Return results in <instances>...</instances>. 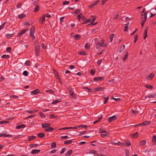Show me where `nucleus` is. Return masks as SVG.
Here are the masks:
<instances>
[{"label":"nucleus","instance_id":"1","mask_svg":"<svg viewBox=\"0 0 156 156\" xmlns=\"http://www.w3.org/2000/svg\"><path fill=\"white\" fill-rule=\"evenodd\" d=\"M145 10V9H144L143 11L142 12V14L141 15V19H143L144 17V20H143L141 23L142 25V28H143V26L144 25L145 22L146 20V13H143V12H144Z\"/></svg>","mask_w":156,"mask_h":156},{"label":"nucleus","instance_id":"25","mask_svg":"<svg viewBox=\"0 0 156 156\" xmlns=\"http://www.w3.org/2000/svg\"><path fill=\"white\" fill-rule=\"evenodd\" d=\"M35 138V136H29L28 137V140L30 141L34 139Z\"/></svg>","mask_w":156,"mask_h":156},{"label":"nucleus","instance_id":"40","mask_svg":"<svg viewBox=\"0 0 156 156\" xmlns=\"http://www.w3.org/2000/svg\"><path fill=\"white\" fill-rule=\"evenodd\" d=\"M13 34H6L5 35V37L6 38H8L9 37H12L13 36Z\"/></svg>","mask_w":156,"mask_h":156},{"label":"nucleus","instance_id":"54","mask_svg":"<svg viewBox=\"0 0 156 156\" xmlns=\"http://www.w3.org/2000/svg\"><path fill=\"white\" fill-rule=\"evenodd\" d=\"M144 38L145 39L146 38V27L145 28V31L144 33Z\"/></svg>","mask_w":156,"mask_h":156},{"label":"nucleus","instance_id":"15","mask_svg":"<svg viewBox=\"0 0 156 156\" xmlns=\"http://www.w3.org/2000/svg\"><path fill=\"white\" fill-rule=\"evenodd\" d=\"M61 101V99H57L56 100H55L54 101L52 102L51 103L52 105H54L56 104L59 102H60Z\"/></svg>","mask_w":156,"mask_h":156},{"label":"nucleus","instance_id":"23","mask_svg":"<svg viewBox=\"0 0 156 156\" xmlns=\"http://www.w3.org/2000/svg\"><path fill=\"white\" fill-rule=\"evenodd\" d=\"M27 112L30 114H34L36 112V111L35 110H27Z\"/></svg>","mask_w":156,"mask_h":156},{"label":"nucleus","instance_id":"5","mask_svg":"<svg viewBox=\"0 0 156 156\" xmlns=\"http://www.w3.org/2000/svg\"><path fill=\"white\" fill-rule=\"evenodd\" d=\"M27 30V29H25L21 30L20 33L18 34V37H20L23 34L25 33Z\"/></svg>","mask_w":156,"mask_h":156},{"label":"nucleus","instance_id":"56","mask_svg":"<svg viewBox=\"0 0 156 156\" xmlns=\"http://www.w3.org/2000/svg\"><path fill=\"white\" fill-rule=\"evenodd\" d=\"M51 148H52L53 147H56V143L55 142H53V143H52V144L51 145Z\"/></svg>","mask_w":156,"mask_h":156},{"label":"nucleus","instance_id":"26","mask_svg":"<svg viewBox=\"0 0 156 156\" xmlns=\"http://www.w3.org/2000/svg\"><path fill=\"white\" fill-rule=\"evenodd\" d=\"M72 150L69 151L65 154V156H69L72 154Z\"/></svg>","mask_w":156,"mask_h":156},{"label":"nucleus","instance_id":"38","mask_svg":"<svg viewBox=\"0 0 156 156\" xmlns=\"http://www.w3.org/2000/svg\"><path fill=\"white\" fill-rule=\"evenodd\" d=\"M38 146V145L37 144H31L30 145V147L31 148H32L37 146Z\"/></svg>","mask_w":156,"mask_h":156},{"label":"nucleus","instance_id":"12","mask_svg":"<svg viewBox=\"0 0 156 156\" xmlns=\"http://www.w3.org/2000/svg\"><path fill=\"white\" fill-rule=\"evenodd\" d=\"M40 150H39L34 149L32 150L31 152V154H37L40 152Z\"/></svg>","mask_w":156,"mask_h":156},{"label":"nucleus","instance_id":"37","mask_svg":"<svg viewBox=\"0 0 156 156\" xmlns=\"http://www.w3.org/2000/svg\"><path fill=\"white\" fill-rule=\"evenodd\" d=\"M114 34H111L110 36V41L111 42H112L113 38L114 37Z\"/></svg>","mask_w":156,"mask_h":156},{"label":"nucleus","instance_id":"24","mask_svg":"<svg viewBox=\"0 0 156 156\" xmlns=\"http://www.w3.org/2000/svg\"><path fill=\"white\" fill-rule=\"evenodd\" d=\"M101 41H102L101 43H100V44H101V46H102L103 47H106L107 46V44L104 43V40H102Z\"/></svg>","mask_w":156,"mask_h":156},{"label":"nucleus","instance_id":"64","mask_svg":"<svg viewBox=\"0 0 156 156\" xmlns=\"http://www.w3.org/2000/svg\"><path fill=\"white\" fill-rule=\"evenodd\" d=\"M68 137V136H62L61 137V138L62 139H66Z\"/></svg>","mask_w":156,"mask_h":156},{"label":"nucleus","instance_id":"47","mask_svg":"<svg viewBox=\"0 0 156 156\" xmlns=\"http://www.w3.org/2000/svg\"><path fill=\"white\" fill-rule=\"evenodd\" d=\"M4 137H12V135H10V134H4Z\"/></svg>","mask_w":156,"mask_h":156},{"label":"nucleus","instance_id":"28","mask_svg":"<svg viewBox=\"0 0 156 156\" xmlns=\"http://www.w3.org/2000/svg\"><path fill=\"white\" fill-rule=\"evenodd\" d=\"M45 135L43 133H40L37 134V136L40 137L42 138Z\"/></svg>","mask_w":156,"mask_h":156},{"label":"nucleus","instance_id":"30","mask_svg":"<svg viewBox=\"0 0 156 156\" xmlns=\"http://www.w3.org/2000/svg\"><path fill=\"white\" fill-rule=\"evenodd\" d=\"M72 142V141L71 140H69L65 141L64 142L65 144H69Z\"/></svg>","mask_w":156,"mask_h":156},{"label":"nucleus","instance_id":"8","mask_svg":"<svg viewBox=\"0 0 156 156\" xmlns=\"http://www.w3.org/2000/svg\"><path fill=\"white\" fill-rule=\"evenodd\" d=\"M69 90V92L70 95L72 97V98H75L76 96L75 94L73 92V90L71 88Z\"/></svg>","mask_w":156,"mask_h":156},{"label":"nucleus","instance_id":"18","mask_svg":"<svg viewBox=\"0 0 156 156\" xmlns=\"http://www.w3.org/2000/svg\"><path fill=\"white\" fill-rule=\"evenodd\" d=\"M131 136L133 138H136L138 136V132H137L135 133L131 134Z\"/></svg>","mask_w":156,"mask_h":156},{"label":"nucleus","instance_id":"60","mask_svg":"<svg viewBox=\"0 0 156 156\" xmlns=\"http://www.w3.org/2000/svg\"><path fill=\"white\" fill-rule=\"evenodd\" d=\"M30 36L31 37L34 36V31H30Z\"/></svg>","mask_w":156,"mask_h":156},{"label":"nucleus","instance_id":"10","mask_svg":"<svg viewBox=\"0 0 156 156\" xmlns=\"http://www.w3.org/2000/svg\"><path fill=\"white\" fill-rule=\"evenodd\" d=\"M104 79L103 77H96L94 78V80L96 81H98L99 80L101 81Z\"/></svg>","mask_w":156,"mask_h":156},{"label":"nucleus","instance_id":"31","mask_svg":"<svg viewBox=\"0 0 156 156\" xmlns=\"http://www.w3.org/2000/svg\"><path fill=\"white\" fill-rule=\"evenodd\" d=\"M79 54L80 55H87L86 52L83 51H80L79 52Z\"/></svg>","mask_w":156,"mask_h":156},{"label":"nucleus","instance_id":"59","mask_svg":"<svg viewBox=\"0 0 156 156\" xmlns=\"http://www.w3.org/2000/svg\"><path fill=\"white\" fill-rule=\"evenodd\" d=\"M134 37L135 38V40L134 41V43H135L136 42L138 38V35H136L134 36Z\"/></svg>","mask_w":156,"mask_h":156},{"label":"nucleus","instance_id":"58","mask_svg":"<svg viewBox=\"0 0 156 156\" xmlns=\"http://www.w3.org/2000/svg\"><path fill=\"white\" fill-rule=\"evenodd\" d=\"M101 46V44H100V42H99L96 46V48L97 49H98L100 46Z\"/></svg>","mask_w":156,"mask_h":156},{"label":"nucleus","instance_id":"3","mask_svg":"<svg viewBox=\"0 0 156 156\" xmlns=\"http://www.w3.org/2000/svg\"><path fill=\"white\" fill-rule=\"evenodd\" d=\"M117 119V117L115 115H113L108 118V121L109 122H111L113 121L116 120Z\"/></svg>","mask_w":156,"mask_h":156},{"label":"nucleus","instance_id":"16","mask_svg":"<svg viewBox=\"0 0 156 156\" xmlns=\"http://www.w3.org/2000/svg\"><path fill=\"white\" fill-rule=\"evenodd\" d=\"M146 142L145 140H143L139 142V146H143L146 144Z\"/></svg>","mask_w":156,"mask_h":156},{"label":"nucleus","instance_id":"63","mask_svg":"<svg viewBox=\"0 0 156 156\" xmlns=\"http://www.w3.org/2000/svg\"><path fill=\"white\" fill-rule=\"evenodd\" d=\"M105 101L104 102V104H106L107 102V101H108V96H107L106 98H105Z\"/></svg>","mask_w":156,"mask_h":156},{"label":"nucleus","instance_id":"20","mask_svg":"<svg viewBox=\"0 0 156 156\" xmlns=\"http://www.w3.org/2000/svg\"><path fill=\"white\" fill-rule=\"evenodd\" d=\"M26 16V15L23 13L20 14L18 15V18L19 19H22Z\"/></svg>","mask_w":156,"mask_h":156},{"label":"nucleus","instance_id":"11","mask_svg":"<svg viewBox=\"0 0 156 156\" xmlns=\"http://www.w3.org/2000/svg\"><path fill=\"white\" fill-rule=\"evenodd\" d=\"M154 75V74L153 73H151L147 77V80H151Z\"/></svg>","mask_w":156,"mask_h":156},{"label":"nucleus","instance_id":"35","mask_svg":"<svg viewBox=\"0 0 156 156\" xmlns=\"http://www.w3.org/2000/svg\"><path fill=\"white\" fill-rule=\"evenodd\" d=\"M83 16V14L82 13H80L78 16L77 18L78 19L79 21H80L81 18Z\"/></svg>","mask_w":156,"mask_h":156},{"label":"nucleus","instance_id":"17","mask_svg":"<svg viewBox=\"0 0 156 156\" xmlns=\"http://www.w3.org/2000/svg\"><path fill=\"white\" fill-rule=\"evenodd\" d=\"M45 16H44L41 18L40 20L39 21L40 23L43 24L45 21Z\"/></svg>","mask_w":156,"mask_h":156},{"label":"nucleus","instance_id":"50","mask_svg":"<svg viewBox=\"0 0 156 156\" xmlns=\"http://www.w3.org/2000/svg\"><path fill=\"white\" fill-rule=\"evenodd\" d=\"M80 10L78 9H77L76 11H75L73 13H75L76 14H78L80 12Z\"/></svg>","mask_w":156,"mask_h":156},{"label":"nucleus","instance_id":"22","mask_svg":"<svg viewBox=\"0 0 156 156\" xmlns=\"http://www.w3.org/2000/svg\"><path fill=\"white\" fill-rule=\"evenodd\" d=\"M25 126V125L22 124L21 125L17 126H16V128L18 129H21L22 128H24Z\"/></svg>","mask_w":156,"mask_h":156},{"label":"nucleus","instance_id":"39","mask_svg":"<svg viewBox=\"0 0 156 156\" xmlns=\"http://www.w3.org/2000/svg\"><path fill=\"white\" fill-rule=\"evenodd\" d=\"M91 20L90 19L87 20H86L84 22L82 23V24H85L89 23L90 22Z\"/></svg>","mask_w":156,"mask_h":156},{"label":"nucleus","instance_id":"36","mask_svg":"<svg viewBox=\"0 0 156 156\" xmlns=\"http://www.w3.org/2000/svg\"><path fill=\"white\" fill-rule=\"evenodd\" d=\"M109 135V134L108 133H106L105 134H101V136L102 137H107Z\"/></svg>","mask_w":156,"mask_h":156},{"label":"nucleus","instance_id":"33","mask_svg":"<svg viewBox=\"0 0 156 156\" xmlns=\"http://www.w3.org/2000/svg\"><path fill=\"white\" fill-rule=\"evenodd\" d=\"M129 23H128V24H126L125 25L124 27H125V29L124 30V31H127V30L128 27V24H129Z\"/></svg>","mask_w":156,"mask_h":156},{"label":"nucleus","instance_id":"21","mask_svg":"<svg viewBox=\"0 0 156 156\" xmlns=\"http://www.w3.org/2000/svg\"><path fill=\"white\" fill-rule=\"evenodd\" d=\"M146 125V123L145 122H144L143 123L134 125V127H136L139 126H145Z\"/></svg>","mask_w":156,"mask_h":156},{"label":"nucleus","instance_id":"42","mask_svg":"<svg viewBox=\"0 0 156 156\" xmlns=\"http://www.w3.org/2000/svg\"><path fill=\"white\" fill-rule=\"evenodd\" d=\"M25 64L27 66H30L31 64V62L29 61H27L25 63Z\"/></svg>","mask_w":156,"mask_h":156},{"label":"nucleus","instance_id":"51","mask_svg":"<svg viewBox=\"0 0 156 156\" xmlns=\"http://www.w3.org/2000/svg\"><path fill=\"white\" fill-rule=\"evenodd\" d=\"M39 114L40 116L41 117L45 118L46 117L45 115L41 112H40Z\"/></svg>","mask_w":156,"mask_h":156},{"label":"nucleus","instance_id":"9","mask_svg":"<svg viewBox=\"0 0 156 156\" xmlns=\"http://www.w3.org/2000/svg\"><path fill=\"white\" fill-rule=\"evenodd\" d=\"M111 143L115 145L118 144L119 145H121V143L119 142H117V141L115 140H111Z\"/></svg>","mask_w":156,"mask_h":156},{"label":"nucleus","instance_id":"62","mask_svg":"<svg viewBox=\"0 0 156 156\" xmlns=\"http://www.w3.org/2000/svg\"><path fill=\"white\" fill-rule=\"evenodd\" d=\"M126 144L128 146H129L131 145V142L130 141L128 140L126 143Z\"/></svg>","mask_w":156,"mask_h":156},{"label":"nucleus","instance_id":"61","mask_svg":"<svg viewBox=\"0 0 156 156\" xmlns=\"http://www.w3.org/2000/svg\"><path fill=\"white\" fill-rule=\"evenodd\" d=\"M35 30V27L34 26H33L31 28L30 30V31H34Z\"/></svg>","mask_w":156,"mask_h":156},{"label":"nucleus","instance_id":"6","mask_svg":"<svg viewBox=\"0 0 156 156\" xmlns=\"http://www.w3.org/2000/svg\"><path fill=\"white\" fill-rule=\"evenodd\" d=\"M131 114V115L132 116H134L138 113L137 111H136L133 109H131L130 110Z\"/></svg>","mask_w":156,"mask_h":156},{"label":"nucleus","instance_id":"46","mask_svg":"<svg viewBox=\"0 0 156 156\" xmlns=\"http://www.w3.org/2000/svg\"><path fill=\"white\" fill-rule=\"evenodd\" d=\"M96 153H97V151L94 150H91L89 151L90 154H94L95 155L96 154Z\"/></svg>","mask_w":156,"mask_h":156},{"label":"nucleus","instance_id":"45","mask_svg":"<svg viewBox=\"0 0 156 156\" xmlns=\"http://www.w3.org/2000/svg\"><path fill=\"white\" fill-rule=\"evenodd\" d=\"M128 55V52H126V53L124 57L123 58V59L124 61H125L126 60V59L127 58Z\"/></svg>","mask_w":156,"mask_h":156},{"label":"nucleus","instance_id":"43","mask_svg":"<svg viewBox=\"0 0 156 156\" xmlns=\"http://www.w3.org/2000/svg\"><path fill=\"white\" fill-rule=\"evenodd\" d=\"M36 7L35 8L34 12H36L38 11L39 9V6L38 5H36Z\"/></svg>","mask_w":156,"mask_h":156},{"label":"nucleus","instance_id":"2","mask_svg":"<svg viewBox=\"0 0 156 156\" xmlns=\"http://www.w3.org/2000/svg\"><path fill=\"white\" fill-rule=\"evenodd\" d=\"M35 51L36 55L37 56L38 55V54L40 53V47L38 42H35Z\"/></svg>","mask_w":156,"mask_h":156},{"label":"nucleus","instance_id":"7","mask_svg":"<svg viewBox=\"0 0 156 156\" xmlns=\"http://www.w3.org/2000/svg\"><path fill=\"white\" fill-rule=\"evenodd\" d=\"M50 124L48 123H43L41 125V126L43 128H47L50 127Z\"/></svg>","mask_w":156,"mask_h":156},{"label":"nucleus","instance_id":"27","mask_svg":"<svg viewBox=\"0 0 156 156\" xmlns=\"http://www.w3.org/2000/svg\"><path fill=\"white\" fill-rule=\"evenodd\" d=\"M76 127H77V129L78 128H80V127H83L84 128H87V126L86 125H81L78 126H76Z\"/></svg>","mask_w":156,"mask_h":156},{"label":"nucleus","instance_id":"48","mask_svg":"<svg viewBox=\"0 0 156 156\" xmlns=\"http://www.w3.org/2000/svg\"><path fill=\"white\" fill-rule=\"evenodd\" d=\"M6 51L7 52H10L11 51V48L10 47L7 48L6 49Z\"/></svg>","mask_w":156,"mask_h":156},{"label":"nucleus","instance_id":"44","mask_svg":"<svg viewBox=\"0 0 156 156\" xmlns=\"http://www.w3.org/2000/svg\"><path fill=\"white\" fill-rule=\"evenodd\" d=\"M90 46V44L88 43H87L85 45V48L86 49H88L89 48Z\"/></svg>","mask_w":156,"mask_h":156},{"label":"nucleus","instance_id":"34","mask_svg":"<svg viewBox=\"0 0 156 156\" xmlns=\"http://www.w3.org/2000/svg\"><path fill=\"white\" fill-rule=\"evenodd\" d=\"M91 17L93 18H92V21H91V23L90 24H88V25H91V24L93 23H94V22L95 21V20H96V18H95V16H91Z\"/></svg>","mask_w":156,"mask_h":156},{"label":"nucleus","instance_id":"32","mask_svg":"<svg viewBox=\"0 0 156 156\" xmlns=\"http://www.w3.org/2000/svg\"><path fill=\"white\" fill-rule=\"evenodd\" d=\"M2 58H9V56L8 55H4L1 57Z\"/></svg>","mask_w":156,"mask_h":156},{"label":"nucleus","instance_id":"53","mask_svg":"<svg viewBox=\"0 0 156 156\" xmlns=\"http://www.w3.org/2000/svg\"><path fill=\"white\" fill-rule=\"evenodd\" d=\"M45 91H46V92H49L51 94H53L54 93L53 91L51 89L49 90H45Z\"/></svg>","mask_w":156,"mask_h":156},{"label":"nucleus","instance_id":"4","mask_svg":"<svg viewBox=\"0 0 156 156\" xmlns=\"http://www.w3.org/2000/svg\"><path fill=\"white\" fill-rule=\"evenodd\" d=\"M53 73L54 74L55 77L57 78V79H58L59 80V81H60L61 79L59 77L58 73V72L55 69H53Z\"/></svg>","mask_w":156,"mask_h":156},{"label":"nucleus","instance_id":"19","mask_svg":"<svg viewBox=\"0 0 156 156\" xmlns=\"http://www.w3.org/2000/svg\"><path fill=\"white\" fill-rule=\"evenodd\" d=\"M80 37V36L79 34H76L74 35V38L75 40H79Z\"/></svg>","mask_w":156,"mask_h":156},{"label":"nucleus","instance_id":"29","mask_svg":"<svg viewBox=\"0 0 156 156\" xmlns=\"http://www.w3.org/2000/svg\"><path fill=\"white\" fill-rule=\"evenodd\" d=\"M53 129L52 127H49L45 129V131H51L53 130Z\"/></svg>","mask_w":156,"mask_h":156},{"label":"nucleus","instance_id":"13","mask_svg":"<svg viewBox=\"0 0 156 156\" xmlns=\"http://www.w3.org/2000/svg\"><path fill=\"white\" fill-rule=\"evenodd\" d=\"M40 90L37 89H36L35 90L32 91L31 93L32 94H36L39 93Z\"/></svg>","mask_w":156,"mask_h":156},{"label":"nucleus","instance_id":"49","mask_svg":"<svg viewBox=\"0 0 156 156\" xmlns=\"http://www.w3.org/2000/svg\"><path fill=\"white\" fill-rule=\"evenodd\" d=\"M9 122L6 121H0V124H5V123H7Z\"/></svg>","mask_w":156,"mask_h":156},{"label":"nucleus","instance_id":"55","mask_svg":"<svg viewBox=\"0 0 156 156\" xmlns=\"http://www.w3.org/2000/svg\"><path fill=\"white\" fill-rule=\"evenodd\" d=\"M69 3V1H64L62 3L63 5H65L67 4H68Z\"/></svg>","mask_w":156,"mask_h":156},{"label":"nucleus","instance_id":"57","mask_svg":"<svg viewBox=\"0 0 156 156\" xmlns=\"http://www.w3.org/2000/svg\"><path fill=\"white\" fill-rule=\"evenodd\" d=\"M5 24V23L4 22L1 26H0V30L3 28Z\"/></svg>","mask_w":156,"mask_h":156},{"label":"nucleus","instance_id":"41","mask_svg":"<svg viewBox=\"0 0 156 156\" xmlns=\"http://www.w3.org/2000/svg\"><path fill=\"white\" fill-rule=\"evenodd\" d=\"M155 96V94H151L150 95V96L148 95V96H147V98H154Z\"/></svg>","mask_w":156,"mask_h":156},{"label":"nucleus","instance_id":"52","mask_svg":"<svg viewBox=\"0 0 156 156\" xmlns=\"http://www.w3.org/2000/svg\"><path fill=\"white\" fill-rule=\"evenodd\" d=\"M23 74L24 76H27L28 75V74L27 72V71H24L23 72Z\"/></svg>","mask_w":156,"mask_h":156},{"label":"nucleus","instance_id":"14","mask_svg":"<svg viewBox=\"0 0 156 156\" xmlns=\"http://www.w3.org/2000/svg\"><path fill=\"white\" fill-rule=\"evenodd\" d=\"M77 129V127H64L62 128L59 129V130L62 129Z\"/></svg>","mask_w":156,"mask_h":156}]
</instances>
